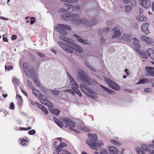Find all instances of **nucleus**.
<instances>
[{"label": "nucleus", "instance_id": "nucleus-18", "mask_svg": "<svg viewBox=\"0 0 154 154\" xmlns=\"http://www.w3.org/2000/svg\"><path fill=\"white\" fill-rule=\"evenodd\" d=\"M133 42L132 43L136 50H137L139 49L140 47L139 44L138 40L136 38H133Z\"/></svg>", "mask_w": 154, "mask_h": 154}, {"label": "nucleus", "instance_id": "nucleus-34", "mask_svg": "<svg viewBox=\"0 0 154 154\" xmlns=\"http://www.w3.org/2000/svg\"><path fill=\"white\" fill-rule=\"evenodd\" d=\"M148 79H141L139 80L137 83V84H146L148 82Z\"/></svg>", "mask_w": 154, "mask_h": 154}, {"label": "nucleus", "instance_id": "nucleus-19", "mask_svg": "<svg viewBox=\"0 0 154 154\" xmlns=\"http://www.w3.org/2000/svg\"><path fill=\"white\" fill-rule=\"evenodd\" d=\"M59 38L60 40L67 43V45H69L70 43H71V42L72 41V40L71 39L66 38V37L63 36V35H60V36ZM65 44L66 45V44Z\"/></svg>", "mask_w": 154, "mask_h": 154}, {"label": "nucleus", "instance_id": "nucleus-16", "mask_svg": "<svg viewBox=\"0 0 154 154\" xmlns=\"http://www.w3.org/2000/svg\"><path fill=\"white\" fill-rule=\"evenodd\" d=\"M114 34L112 36L113 38H118L120 35L121 33L119 29L116 27H114L113 29Z\"/></svg>", "mask_w": 154, "mask_h": 154}, {"label": "nucleus", "instance_id": "nucleus-41", "mask_svg": "<svg viewBox=\"0 0 154 154\" xmlns=\"http://www.w3.org/2000/svg\"><path fill=\"white\" fill-rule=\"evenodd\" d=\"M81 129L85 132H89L91 131L90 129L87 127H83L81 128Z\"/></svg>", "mask_w": 154, "mask_h": 154}, {"label": "nucleus", "instance_id": "nucleus-59", "mask_svg": "<svg viewBox=\"0 0 154 154\" xmlns=\"http://www.w3.org/2000/svg\"><path fill=\"white\" fill-rule=\"evenodd\" d=\"M22 92L26 96H27L28 95L27 93L23 89H21Z\"/></svg>", "mask_w": 154, "mask_h": 154}, {"label": "nucleus", "instance_id": "nucleus-7", "mask_svg": "<svg viewBox=\"0 0 154 154\" xmlns=\"http://www.w3.org/2000/svg\"><path fill=\"white\" fill-rule=\"evenodd\" d=\"M63 121L64 122L65 125V127H69V129L73 131L74 132L77 131L76 129H74L75 123L73 122L70 119L64 118L63 119Z\"/></svg>", "mask_w": 154, "mask_h": 154}, {"label": "nucleus", "instance_id": "nucleus-64", "mask_svg": "<svg viewBox=\"0 0 154 154\" xmlns=\"http://www.w3.org/2000/svg\"><path fill=\"white\" fill-rule=\"evenodd\" d=\"M149 154H154V151L153 150H150L149 151Z\"/></svg>", "mask_w": 154, "mask_h": 154}, {"label": "nucleus", "instance_id": "nucleus-9", "mask_svg": "<svg viewBox=\"0 0 154 154\" xmlns=\"http://www.w3.org/2000/svg\"><path fill=\"white\" fill-rule=\"evenodd\" d=\"M104 80L111 88L116 91L119 90L120 86L116 82L106 78H104Z\"/></svg>", "mask_w": 154, "mask_h": 154}, {"label": "nucleus", "instance_id": "nucleus-3", "mask_svg": "<svg viewBox=\"0 0 154 154\" xmlns=\"http://www.w3.org/2000/svg\"><path fill=\"white\" fill-rule=\"evenodd\" d=\"M89 138L86 140V143L92 149L98 151L102 147L103 143L102 141L97 139V137L95 134H88Z\"/></svg>", "mask_w": 154, "mask_h": 154}, {"label": "nucleus", "instance_id": "nucleus-62", "mask_svg": "<svg viewBox=\"0 0 154 154\" xmlns=\"http://www.w3.org/2000/svg\"><path fill=\"white\" fill-rule=\"evenodd\" d=\"M51 51L53 52L54 54H57V51L56 50L51 48Z\"/></svg>", "mask_w": 154, "mask_h": 154}, {"label": "nucleus", "instance_id": "nucleus-25", "mask_svg": "<svg viewBox=\"0 0 154 154\" xmlns=\"http://www.w3.org/2000/svg\"><path fill=\"white\" fill-rule=\"evenodd\" d=\"M137 20L140 21H146L147 18L144 17L142 14H139L136 17Z\"/></svg>", "mask_w": 154, "mask_h": 154}, {"label": "nucleus", "instance_id": "nucleus-10", "mask_svg": "<svg viewBox=\"0 0 154 154\" xmlns=\"http://www.w3.org/2000/svg\"><path fill=\"white\" fill-rule=\"evenodd\" d=\"M39 98H41L40 101L42 104L48 106L49 108L52 107L53 104L50 101L42 98L43 97V95L42 93L39 94Z\"/></svg>", "mask_w": 154, "mask_h": 154}, {"label": "nucleus", "instance_id": "nucleus-63", "mask_svg": "<svg viewBox=\"0 0 154 154\" xmlns=\"http://www.w3.org/2000/svg\"><path fill=\"white\" fill-rule=\"evenodd\" d=\"M153 81V79H148L147 83L149 84V83H152Z\"/></svg>", "mask_w": 154, "mask_h": 154}, {"label": "nucleus", "instance_id": "nucleus-2", "mask_svg": "<svg viewBox=\"0 0 154 154\" xmlns=\"http://www.w3.org/2000/svg\"><path fill=\"white\" fill-rule=\"evenodd\" d=\"M61 18L66 21L71 20L72 23L76 25L85 24L87 26H90L94 25L97 21L96 19H93L91 22L88 21L86 19L80 18L78 15H71L70 14H63L61 15Z\"/></svg>", "mask_w": 154, "mask_h": 154}, {"label": "nucleus", "instance_id": "nucleus-46", "mask_svg": "<svg viewBox=\"0 0 154 154\" xmlns=\"http://www.w3.org/2000/svg\"><path fill=\"white\" fill-rule=\"evenodd\" d=\"M100 154H108L107 150L105 149H103L100 151Z\"/></svg>", "mask_w": 154, "mask_h": 154}, {"label": "nucleus", "instance_id": "nucleus-47", "mask_svg": "<svg viewBox=\"0 0 154 154\" xmlns=\"http://www.w3.org/2000/svg\"><path fill=\"white\" fill-rule=\"evenodd\" d=\"M36 133V131L34 130H32L29 131L28 134L30 135H33L35 134Z\"/></svg>", "mask_w": 154, "mask_h": 154}, {"label": "nucleus", "instance_id": "nucleus-12", "mask_svg": "<svg viewBox=\"0 0 154 154\" xmlns=\"http://www.w3.org/2000/svg\"><path fill=\"white\" fill-rule=\"evenodd\" d=\"M145 69L146 73H145V75L150 76H152L154 72V68L149 66H146Z\"/></svg>", "mask_w": 154, "mask_h": 154}, {"label": "nucleus", "instance_id": "nucleus-44", "mask_svg": "<svg viewBox=\"0 0 154 154\" xmlns=\"http://www.w3.org/2000/svg\"><path fill=\"white\" fill-rule=\"evenodd\" d=\"M13 79L12 80V82L13 83H14L16 85H18L19 83V81L18 79H17L16 78H14V77H13Z\"/></svg>", "mask_w": 154, "mask_h": 154}, {"label": "nucleus", "instance_id": "nucleus-57", "mask_svg": "<svg viewBox=\"0 0 154 154\" xmlns=\"http://www.w3.org/2000/svg\"><path fill=\"white\" fill-rule=\"evenodd\" d=\"M5 68L6 69H7L8 70H9L12 69V67L11 66H9L8 67L5 66Z\"/></svg>", "mask_w": 154, "mask_h": 154}, {"label": "nucleus", "instance_id": "nucleus-14", "mask_svg": "<svg viewBox=\"0 0 154 154\" xmlns=\"http://www.w3.org/2000/svg\"><path fill=\"white\" fill-rule=\"evenodd\" d=\"M123 40L128 42H130L131 40L132 37L130 33H124L122 36Z\"/></svg>", "mask_w": 154, "mask_h": 154}, {"label": "nucleus", "instance_id": "nucleus-15", "mask_svg": "<svg viewBox=\"0 0 154 154\" xmlns=\"http://www.w3.org/2000/svg\"><path fill=\"white\" fill-rule=\"evenodd\" d=\"M73 36L77 38V40L84 44L87 45L89 44V42L87 40H84L81 38L80 36L77 35L75 34L73 35Z\"/></svg>", "mask_w": 154, "mask_h": 154}, {"label": "nucleus", "instance_id": "nucleus-22", "mask_svg": "<svg viewBox=\"0 0 154 154\" xmlns=\"http://www.w3.org/2000/svg\"><path fill=\"white\" fill-rule=\"evenodd\" d=\"M147 54L150 58L152 60H154V51L152 49L149 48L146 51Z\"/></svg>", "mask_w": 154, "mask_h": 154}, {"label": "nucleus", "instance_id": "nucleus-6", "mask_svg": "<svg viewBox=\"0 0 154 154\" xmlns=\"http://www.w3.org/2000/svg\"><path fill=\"white\" fill-rule=\"evenodd\" d=\"M55 29L60 33L62 34L63 35H66L67 33L64 29L70 30L71 29V27L68 25L59 24L55 27Z\"/></svg>", "mask_w": 154, "mask_h": 154}, {"label": "nucleus", "instance_id": "nucleus-23", "mask_svg": "<svg viewBox=\"0 0 154 154\" xmlns=\"http://www.w3.org/2000/svg\"><path fill=\"white\" fill-rule=\"evenodd\" d=\"M34 80L35 85L37 87L39 88L42 91H43V89L44 87L41 86L40 82L38 79L36 77L35 79H34Z\"/></svg>", "mask_w": 154, "mask_h": 154}, {"label": "nucleus", "instance_id": "nucleus-26", "mask_svg": "<svg viewBox=\"0 0 154 154\" xmlns=\"http://www.w3.org/2000/svg\"><path fill=\"white\" fill-rule=\"evenodd\" d=\"M67 146L66 143L64 142H60V145L56 149V151H59V150H62L63 147Z\"/></svg>", "mask_w": 154, "mask_h": 154}, {"label": "nucleus", "instance_id": "nucleus-53", "mask_svg": "<svg viewBox=\"0 0 154 154\" xmlns=\"http://www.w3.org/2000/svg\"><path fill=\"white\" fill-rule=\"evenodd\" d=\"M38 56L42 57H43L45 56V54L42 53L38 52L37 53Z\"/></svg>", "mask_w": 154, "mask_h": 154}, {"label": "nucleus", "instance_id": "nucleus-31", "mask_svg": "<svg viewBox=\"0 0 154 154\" xmlns=\"http://www.w3.org/2000/svg\"><path fill=\"white\" fill-rule=\"evenodd\" d=\"M28 142L27 140L24 139H21V142L20 144L23 146H26L28 145Z\"/></svg>", "mask_w": 154, "mask_h": 154}, {"label": "nucleus", "instance_id": "nucleus-55", "mask_svg": "<svg viewBox=\"0 0 154 154\" xmlns=\"http://www.w3.org/2000/svg\"><path fill=\"white\" fill-rule=\"evenodd\" d=\"M105 38L103 37H101L100 38V42L101 44L103 43L105 41Z\"/></svg>", "mask_w": 154, "mask_h": 154}, {"label": "nucleus", "instance_id": "nucleus-43", "mask_svg": "<svg viewBox=\"0 0 154 154\" xmlns=\"http://www.w3.org/2000/svg\"><path fill=\"white\" fill-rule=\"evenodd\" d=\"M27 84L28 87L31 89L33 88V85L32 84V83L31 82H30L29 80H27Z\"/></svg>", "mask_w": 154, "mask_h": 154}, {"label": "nucleus", "instance_id": "nucleus-32", "mask_svg": "<svg viewBox=\"0 0 154 154\" xmlns=\"http://www.w3.org/2000/svg\"><path fill=\"white\" fill-rule=\"evenodd\" d=\"M58 152V154H71L68 151L64 150H59V151H56Z\"/></svg>", "mask_w": 154, "mask_h": 154}, {"label": "nucleus", "instance_id": "nucleus-24", "mask_svg": "<svg viewBox=\"0 0 154 154\" xmlns=\"http://www.w3.org/2000/svg\"><path fill=\"white\" fill-rule=\"evenodd\" d=\"M37 104V106L40 109L42 110L45 113V114H47L48 113V112L47 109L44 107V106H42V104H40L39 103H36Z\"/></svg>", "mask_w": 154, "mask_h": 154}, {"label": "nucleus", "instance_id": "nucleus-61", "mask_svg": "<svg viewBox=\"0 0 154 154\" xmlns=\"http://www.w3.org/2000/svg\"><path fill=\"white\" fill-rule=\"evenodd\" d=\"M30 103L31 104L34 105H36L37 106L36 103H38L37 102H34L32 101V100H30Z\"/></svg>", "mask_w": 154, "mask_h": 154}, {"label": "nucleus", "instance_id": "nucleus-58", "mask_svg": "<svg viewBox=\"0 0 154 154\" xmlns=\"http://www.w3.org/2000/svg\"><path fill=\"white\" fill-rule=\"evenodd\" d=\"M147 38V37L144 36L142 35L140 37V39L142 40L143 41H145V40H146Z\"/></svg>", "mask_w": 154, "mask_h": 154}, {"label": "nucleus", "instance_id": "nucleus-13", "mask_svg": "<svg viewBox=\"0 0 154 154\" xmlns=\"http://www.w3.org/2000/svg\"><path fill=\"white\" fill-rule=\"evenodd\" d=\"M149 24L148 23H145L141 26V30L145 33L146 35H147L149 33L148 29Z\"/></svg>", "mask_w": 154, "mask_h": 154}, {"label": "nucleus", "instance_id": "nucleus-49", "mask_svg": "<svg viewBox=\"0 0 154 154\" xmlns=\"http://www.w3.org/2000/svg\"><path fill=\"white\" fill-rule=\"evenodd\" d=\"M85 65L88 68H89L91 70L93 71L94 70V69L93 68V67L92 66L89 65L88 63H85Z\"/></svg>", "mask_w": 154, "mask_h": 154}, {"label": "nucleus", "instance_id": "nucleus-28", "mask_svg": "<svg viewBox=\"0 0 154 154\" xmlns=\"http://www.w3.org/2000/svg\"><path fill=\"white\" fill-rule=\"evenodd\" d=\"M110 141L112 143L117 146H121L122 145V144L121 143L115 140H111Z\"/></svg>", "mask_w": 154, "mask_h": 154}, {"label": "nucleus", "instance_id": "nucleus-33", "mask_svg": "<svg viewBox=\"0 0 154 154\" xmlns=\"http://www.w3.org/2000/svg\"><path fill=\"white\" fill-rule=\"evenodd\" d=\"M50 111L51 113L56 116H58L60 114V110L57 109H51Z\"/></svg>", "mask_w": 154, "mask_h": 154}, {"label": "nucleus", "instance_id": "nucleus-21", "mask_svg": "<svg viewBox=\"0 0 154 154\" xmlns=\"http://www.w3.org/2000/svg\"><path fill=\"white\" fill-rule=\"evenodd\" d=\"M69 77V80L71 82V84L72 86H74L75 88H78V85L76 83V82L75 81L74 79L70 75Z\"/></svg>", "mask_w": 154, "mask_h": 154}, {"label": "nucleus", "instance_id": "nucleus-11", "mask_svg": "<svg viewBox=\"0 0 154 154\" xmlns=\"http://www.w3.org/2000/svg\"><path fill=\"white\" fill-rule=\"evenodd\" d=\"M139 4L144 8H147L150 6V0H139Z\"/></svg>", "mask_w": 154, "mask_h": 154}, {"label": "nucleus", "instance_id": "nucleus-27", "mask_svg": "<svg viewBox=\"0 0 154 154\" xmlns=\"http://www.w3.org/2000/svg\"><path fill=\"white\" fill-rule=\"evenodd\" d=\"M100 86L102 88H103L105 91L108 92L110 94L113 95L115 94H116L115 92L114 91L106 88V87L102 85H100Z\"/></svg>", "mask_w": 154, "mask_h": 154}, {"label": "nucleus", "instance_id": "nucleus-60", "mask_svg": "<svg viewBox=\"0 0 154 154\" xmlns=\"http://www.w3.org/2000/svg\"><path fill=\"white\" fill-rule=\"evenodd\" d=\"M17 35H12L11 36V39L12 40H14L17 38Z\"/></svg>", "mask_w": 154, "mask_h": 154}, {"label": "nucleus", "instance_id": "nucleus-45", "mask_svg": "<svg viewBox=\"0 0 154 154\" xmlns=\"http://www.w3.org/2000/svg\"><path fill=\"white\" fill-rule=\"evenodd\" d=\"M32 128L30 126L27 128H22L20 127V130H23V131H28L30 130Z\"/></svg>", "mask_w": 154, "mask_h": 154}, {"label": "nucleus", "instance_id": "nucleus-8", "mask_svg": "<svg viewBox=\"0 0 154 154\" xmlns=\"http://www.w3.org/2000/svg\"><path fill=\"white\" fill-rule=\"evenodd\" d=\"M23 66L24 71L26 75L28 77H32L34 75V69L27 67L26 63L25 62L23 63Z\"/></svg>", "mask_w": 154, "mask_h": 154}, {"label": "nucleus", "instance_id": "nucleus-48", "mask_svg": "<svg viewBox=\"0 0 154 154\" xmlns=\"http://www.w3.org/2000/svg\"><path fill=\"white\" fill-rule=\"evenodd\" d=\"M16 97L17 99H19V100L18 101V103H21L22 102V99L21 97L19 95L17 94Z\"/></svg>", "mask_w": 154, "mask_h": 154}, {"label": "nucleus", "instance_id": "nucleus-54", "mask_svg": "<svg viewBox=\"0 0 154 154\" xmlns=\"http://www.w3.org/2000/svg\"><path fill=\"white\" fill-rule=\"evenodd\" d=\"M14 104L12 102V103H11L10 104L9 108L10 109L13 110L14 109Z\"/></svg>", "mask_w": 154, "mask_h": 154}, {"label": "nucleus", "instance_id": "nucleus-5", "mask_svg": "<svg viewBox=\"0 0 154 154\" xmlns=\"http://www.w3.org/2000/svg\"><path fill=\"white\" fill-rule=\"evenodd\" d=\"M63 7L64 8H67L68 10H66L64 8H61L60 9L59 12L60 13H64L66 12H72V11H78L80 9V7L77 5L72 6L69 5L67 4H64L63 5Z\"/></svg>", "mask_w": 154, "mask_h": 154}, {"label": "nucleus", "instance_id": "nucleus-38", "mask_svg": "<svg viewBox=\"0 0 154 154\" xmlns=\"http://www.w3.org/2000/svg\"><path fill=\"white\" fill-rule=\"evenodd\" d=\"M140 56L142 58L146 59L148 57V56L145 52H142L140 53Z\"/></svg>", "mask_w": 154, "mask_h": 154}, {"label": "nucleus", "instance_id": "nucleus-1", "mask_svg": "<svg viewBox=\"0 0 154 154\" xmlns=\"http://www.w3.org/2000/svg\"><path fill=\"white\" fill-rule=\"evenodd\" d=\"M78 75L79 79L83 82V84L80 85L81 90L88 96L95 99L97 95L96 92L88 87V86L91 83L89 79L86 75V74L82 70L79 69Z\"/></svg>", "mask_w": 154, "mask_h": 154}, {"label": "nucleus", "instance_id": "nucleus-30", "mask_svg": "<svg viewBox=\"0 0 154 154\" xmlns=\"http://www.w3.org/2000/svg\"><path fill=\"white\" fill-rule=\"evenodd\" d=\"M141 147L142 149L145 151H146L147 150L149 151L151 149H149L150 148V147L148 145L145 144H142L141 145Z\"/></svg>", "mask_w": 154, "mask_h": 154}, {"label": "nucleus", "instance_id": "nucleus-17", "mask_svg": "<svg viewBox=\"0 0 154 154\" xmlns=\"http://www.w3.org/2000/svg\"><path fill=\"white\" fill-rule=\"evenodd\" d=\"M109 31V28L106 27L103 29H100L98 30V33L100 35H107Z\"/></svg>", "mask_w": 154, "mask_h": 154}, {"label": "nucleus", "instance_id": "nucleus-37", "mask_svg": "<svg viewBox=\"0 0 154 154\" xmlns=\"http://www.w3.org/2000/svg\"><path fill=\"white\" fill-rule=\"evenodd\" d=\"M124 8L125 11L127 12H128L131 10L132 7L130 5H127L124 7Z\"/></svg>", "mask_w": 154, "mask_h": 154}, {"label": "nucleus", "instance_id": "nucleus-39", "mask_svg": "<svg viewBox=\"0 0 154 154\" xmlns=\"http://www.w3.org/2000/svg\"><path fill=\"white\" fill-rule=\"evenodd\" d=\"M51 92L54 95L57 96L58 95L60 91L56 90V89H55L54 90L51 89Z\"/></svg>", "mask_w": 154, "mask_h": 154}, {"label": "nucleus", "instance_id": "nucleus-40", "mask_svg": "<svg viewBox=\"0 0 154 154\" xmlns=\"http://www.w3.org/2000/svg\"><path fill=\"white\" fill-rule=\"evenodd\" d=\"M61 2H68L72 3L76 2L78 0H60Z\"/></svg>", "mask_w": 154, "mask_h": 154}, {"label": "nucleus", "instance_id": "nucleus-20", "mask_svg": "<svg viewBox=\"0 0 154 154\" xmlns=\"http://www.w3.org/2000/svg\"><path fill=\"white\" fill-rule=\"evenodd\" d=\"M108 148L109 151L112 154H117L119 152L118 149L117 148L113 146H109L108 147Z\"/></svg>", "mask_w": 154, "mask_h": 154}, {"label": "nucleus", "instance_id": "nucleus-35", "mask_svg": "<svg viewBox=\"0 0 154 154\" xmlns=\"http://www.w3.org/2000/svg\"><path fill=\"white\" fill-rule=\"evenodd\" d=\"M136 151L138 154H145L144 151L139 147L136 148Z\"/></svg>", "mask_w": 154, "mask_h": 154}, {"label": "nucleus", "instance_id": "nucleus-50", "mask_svg": "<svg viewBox=\"0 0 154 154\" xmlns=\"http://www.w3.org/2000/svg\"><path fill=\"white\" fill-rule=\"evenodd\" d=\"M32 90L33 94L35 95L36 97H38L37 94L39 92V91L35 89L34 88H32Z\"/></svg>", "mask_w": 154, "mask_h": 154}, {"label": "nucleus", "instance_id": "nucleus-36", "mask_svg": "<svg viewBox=\"0 0 154 154\" xmlns=\"http://www.w3.org/2000/svg\"><path fill=\"white\" fill-rule=\"evenodd\" d=\"M71 89L73 90L74 91L75 93H76L77 94H78L79 96L80 97L82 96V94L80 92V91L77 89L75 88H74V87H72Z\"/></svg>", "mask_w": 154, "mask_h": 154}, {"label": "nucleus", "instance_id": "nucleus-4", "mask_svg": "<svg viewBox=\"0 0 154 154\" xmlns=\"http://www.w3.org/2000/svg\"><path fill=\"white\" fill-rule=\"evenodd\" d=\"M71 43L69 45H66L62 42H58V45L66 52L69 53L72 52V49L79 53H82L83 50L81 47L74 43L73 41L72 40Z\"/></svg>", "mask_w": 154, "mask_h": 154}, {"label": "nucleus", "instance_id": "nucleus-56", "mask_svg": "<svg viewBox=\"0 0 154 154\" xmlns=\"http://www.w3.org/2000/svg\"><path fill=\"white\" fill-rule=\"evenodd\" d=\"M64 91H65V92H68L71 93L72 94H73V95L74 94H75L74 92L71 89L66 90H65Z\"/></svg>", "mask_w": 154, "mask_h": 154}, {"label": "nucleus", "instance_id": "nucleus-51", "mask_svg": "<svg viewBox=\"0 0 154 154\" xmlns=\"http://www.w3.org/2000/svg\"><path fill=\"white\" fill-rule=\"evenodd\" d=\"M152 91V88H145L144 91L146 93H149Z\"/></svg>", "mask_w": 154, "mask_h": 154}, {"label": "nucleus", "instance_id": "nucleus-52", "mask_svg": "<svg viewBox=\"0 0 154 154\" xmlns=\"http://www.w3.org/2000/svg\"><path fill=\"white\" fill-rule=\"evenodd\" d=\"M113 23L112 20H109L106 21V24L107 25H110L112 24Z\"/></svg>", "mask_w": 154, "mask_h": 154}, {"label": "nucleus", "instance_id": "nucleus-29", "mask_svg": "<svg viewBox=\"0 0 154 154\" xmlns=\"http://www.w3.org/2000/svg\"><path fill=\"white\" fill-rule=\"evenodd\" d=\"M54 120L55 123L57 124L59 127L60 128L63 127V124L58 119H57L56 118H54Z\"/></svg>", "mask_w": 154, "mask_h": 154}, {"label": "nucleus", "instance_id": "nucleus-42", "mask_svg": "<svg viewBox=\"0 0 154 154\" xmlns=\"http://www.w3.org/2000/svg\"><path fill=\"white\" fill-rule=\"evenodd\" d=\"M145 42L149 44H152L153 42L152 40L149 37L147 38Z\"/></svg>", "mask_w": 154, "mask_h": 154}]
</instances>
